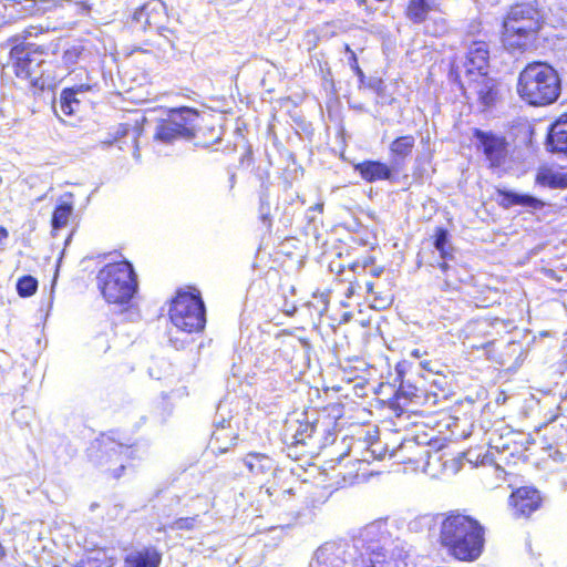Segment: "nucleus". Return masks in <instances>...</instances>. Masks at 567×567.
<instances>
[{
    "label": "nucleus",
    "instance_id": "nucleus-21",
    "mask_svg": "<svg viewBox=\"0 0 567 567\" xmlns=\"http://www.w3.org/2000/svg\"><path fill=\"white\" fill-rule=\"evenodd\" d=\"M244 465L254 476H266L275 466L274 460L264 453L250 452L243 458Z\"/></svg>",
    "mask_w": 567,
    "mask_h": 567
},
{
    "label": "nucleus",
    "instance_id": "nucleus-7",
    "mask_svg": "<svg viewBox=\"0 0 567 567\" xmlns=\"http://www.w3.org/2000/svg\"><path fill=\"white\" fill-rule=\"evenodd\" d=\"M172 323L179 330L199 332L206 324V309L198 291L177 292L169 308Z\"/></svg>",
    "mask_w": 567,
    "mask_h": 567
},
{
    "label": "nucleus",
    "instance_id": "nucleus-18",
    "mask_svg": "<svg viewBox=\"0 0 567 567\" xmlns=\"http://www.w3.org/2000/svg\"><path fill=\"white\" fill-rule=\"evenodd\" d=\"M318 423L310 421L308 417L300 421L290 422L286 427V441L291 446L293 445H306L308 440H311L316 433Z\"/></svg>",
    "mask_w": 567,
    "mask_h": 567
},
{
    "label": "nucleus",
    "instance_id": "nucleus-35",
    "mask_svg": "<svg viewBox=\"0 0 567 567\" xmlns=\"http://www.w3.org/2000/svg\"><path fill=\"white\" fill-rule=\"evenodd\" d=\"M358 287H359L358 284L350 282L344 291V296L347 298H351L357 292Z\"/></svg>",
    "mask_w": 567,
    "mask_h": 567
},
{
    "label": "nucleus",
    "instance_id": "nucleus-3",
    "mask_svg": "<svg viewBox=\"0 0 567 567\" xmlns=\"http://www.w3.org/2000/svg\"><path fill=\"white\" fill-rule=\"evenodd\" d=\"M517 92L530 105H549L560 95L557 71L547 63H529L518 76Z\"/></svg>",
    "mask_w": 567,
    "mask_h": 567
},
{
    "label": "nucleus",
    "instance_id": "nucleus-6",
    "mask_svg": "<svg viewBox=\"0 0 567 567\" xmlns=\"http://www.w3.org/2000/svg\"><path fill=\"white\" fill-rule=\"evenodd\" d=\"M135 447L124 445L111 436L102 435L89 447L91 462L104 472H111L118 478L126 466V462L134 458Z\"/></svg>",
    "mask_w": 567,
    "mask_h": 567
},
{
    "label": "nucleus",
    "instance_id": "nucleus-33",
    "mask_svg": "<svg viewBox=\"0 0 567 567\" xmlns=\"http://www.w3.org/2000/svg\"><path fill=\"white\" fill-rule=\"evenodd\" d=\"M39 31H40V30H39V28H38V27H29V28H27V29L22 32V34H21V35H16V37L11 38L9 41H10V42H12V43H14V44H18V43H20V42H19L20 40H22V42H23V41H24V40H27L28 38L37 35V34L39 33Z\"/></svg>",
    "mask_w": 567,
    "mask_h": 567
},
{
    "label": "nucleus",
    "instance_id": "nucleus-8",
    "mask_svg": "<svg viewBox=\"0 0 567 567\" xmlns=\"http://www.w3.org/2000/svg\"><path fill=\"white\" fill-rule=\"evenodd\" d=\"M198 113L189 107L169 110L166 117L159 118L155 126L154 138L165 144L175 140H190L195 136Z\"/></svg>",
    "mask_w": 567,
    "mask_h": 567
},
{
    "label": "nucleus",
    "instance_id": "nucleus-2",
    "mask_svg": "<svg viewBox=\"0 0 567 567\" xmlns=\"http://www.w3.org/2000/svg\"><path fill=\"white\" fill-rule=\"evenodd\" d=\"M439 542L446 551L461 561L480 558L485 544L483 525L461 511H450L437 516Z\"/></svg>",
    "mask_w": 567,
    "mask_h": 567
},
{
    "label": "nucleus",
    "instance_id": "nucleus-17",
    "mask_svg": "<svg viewBox=\"0 0 567 567\" xmlns=\"http://www.w3.org/2000/svg\"><path fill=\"white\" fill-rule=\"evenodd\" d=\"M511 504L516 515L529 516L539 507L540 495L533 487H520L511 495Z\"/></svg>",
    "mask_w": 567,
    "mask_h": 567
},
{
    "label": "nucleus",
    "instance_id": "nucleus-5",
    "mask_svg": "<svg viewBox=\"0 0 567 567\" xmlns=\"http://www.w3.org/2000/svg\"><path fill=\"white\" fill-rule=\"evenodd\" d=\"M96 285L107 303L120 306L130 303L138 289L137 275L126 260L102 267L96 275Z\"/></svg>",
    "mask_w": 567,
    "mask_h": 567
},
{
    "label": "nucleus",
    "instance_id": "nucleus-28",
    "mask_svg": "<svg viewBox=\"0 0 567 567\" xmlns=\"http://www.w3.org/2000/svg\"><path fill=\"white\" fill-rule=\"evenodd\" d=\"M38 290V280L30 276H22L17 282V292L22 298L33 296Z\"/></svg>",
    "mask_w": 567,
    "mask_h": 567
},
{
    "label": "nucleus",
    "instance_id": "nucleus-16",
    "mask_svg": "<svg viewBox=\"0 0 567 567\" xmlns=\"http://www.w3.org/2000/svg\"><path fill=\"white\" fill-rule=\"evenodd\" d=\"M354 171L367 183H377L382 181L393 182L395 178L393 168L381 161H363L354 165Z\"/></svg>",
    "mask_w": 567,
    "mask_h": 567
},
{
    "label": "nucleus",
    "instance_id": "nucleus-26",
    "mask_svg": "<svg viewBox=\"0 0 567 567\" xmlns=\"http://www.w3.org/2000/svg\"><path fill=\"white\" fill-rule=\"evenodd\" d=\"M431 11V6L426 0H409L405 10L406 18L415 23H423Z\"/></svg>",
    "mask_w": 567,
    "mask_h": 567
},
{
    "label": "nucleus",
    "instance_id": "nucleus-34",
    "mask_svg": "<svg viewBox=\"0 0 567 567\" xmlns=\"http://www.w3.org/2000/svg\"><path fill=\"white\" fill-rule=\"evenodd\" d=\"M221 411H223V406L219 405L218 406V415L215 420V429L216 427H223V429H231V425H230V420H226L223 415H221Z\"/></svg>",
    "mask_w": 567,
    "mask_h": 567
},
{
    "label": "nucleus",
    "instance_id": "nucleus-19",
    "mask_svg": "<svg viewBox=\"0 0 567 567\" xmlns=\"http://www.w3.org/2000/svg\"><path fill=\"white\" fill-rule=\"evenodd\" d=\"M547 147L553 153L567 155V113L550 125L547 134Z\"/></svg>",
    "mask_w": 567,
    "mask_h": 567
},
{
    "label": "nucleus",
    "instance_id": "nucleus-29",
    "mask_svg": "<svg viewBox=\"0 0 567 567\" xmlns=\"http://www.w3.org/2000/svg\"><path fill=\"white\" fill-rule=\"evenodd\" d=\"M81 567H112L111 561L103 551H92L81 560Z\"/></svg>",
    "mask_w": 567,
    "mask_h": 567
},
{
    "label": "nucleus",
    "instance_id": "nucleus-41",
    "mask_svg": "<svg viewBox=\"0 0 567 567\" xmlns=\"http://www.w3.org/2000/svg\"><path fill=\"white\" fill-rule=\"evenodd\" d=\"M411 355L414 358H421L422 352L420 349H414V350H412Z\"/></svg>",
    "mask_w": 567,
    "mask_h": 567
},
{
    "label": "nucleus",
    "instance_id": "nucleus-4",
    "mask_svg": "<svg viewBox=\"0 0 567 567\" xmlns=\"http://www.w3.org/2000/svg\"><path fill=\"white\" fill-rule=\"evenodd\" d=\"M539 20V12L532 2L512 6L503 22L504 47L512 52L525 51L535 40L540 28Z\"/></svg>",
    "mask_w": 567,
    "mask_h": 567
},
{
    "label": "nucleus",
    "instance_id": "nucleus-30",
    "mask_svg": "<svg viewBox=\"0 0 567 567\" xmlns=\"http://www.w3.org/2000/svg\"><path fill=\"white\" fill-rule=\"evenodd\" d=\"M82 49L79 47H72L64 51L62 60L65 66L70 68L78 63Z\"/></svg>",
    "mask_w": 567,
    "mask_h": 567
},
{
    "label": "nucleus",
    "instance_id": "nucleus-40",
    "mask_svg": "<svg viewBox=\"0 0 567 567\" xmlns=\"http://www.w3.org/2000/svg\"><path fill=\"white\" fill-rule=\"evenodd\" d=\"M310 209H312V210H319V212H322V209H323V203H318V204H316L315 206H312Z\"/></svg>",
    "mask_w": 567,
    "mask_h": 567
},
{
    "label": "nucleus",
    "instance_id": "nucleus-13",
    "mask_svg": "<svg viewBox=\"0 0 567 567\" xmlns=\"http://www.w3.org/2000/svg\"><path fill=\"white\" fill-rule=\"evenodd\" d=\"M489 45L482 40L472 41L468 45L465 61L458 72V76L466 75L467 70L473 72H488Z\"/></svg>",
    "mask_w": 567,
    "mask_h": 567
},
{
    "label": "nucleus",
    "instance_id": "nucleus-42",
    "mask_svg": "<svg viewBox=\"0 0 567 567\" xmlns=\"http://www.w3.org/2000/svg\"><path fill=\"white\" fill-rule=\"evenodd\" d=\"M319 3H323V4H333L336 3L338 0H317Z\"/></svg>",
    "mask_w": 567,
    "mask_h": 567
},
{
    "label": "nucleus",
    "instance_id": "nucleus-22",
    "mask_svg": "<svg viewBox=\"0 0 567 567\" xmlns=\"http://www.w3.org/2000/svg\"><path fill=\"white\" fill-rule=\"evenodd\" d=\"M91 84H80L62 90L60 95V109L65 115H72L76 112L80 101L76 95L92 90Z\"/></svg>",
    "mask_w": 567,
    "mask_h": 567
},
{
    "label": "nucleus",
    "instance_id": "nucleus-27",
    "mask_svg": "<svg viewBox=\"0 0 567 567\" xmlns=\"http://www.w3.org/2000/svg\"><path fill=\"white\" fill-rule=\"evenodd\" d=\"M198 525V515L192 516V517H181L176 520L161 526L157 532H164L167 530H193Z\"/></svg>",
    "mask_w": 567,
    "mask_h": 567
},
{
    "label": "nucleus",
    "instance_id": "nucleus-31",
    "mask_svg": "<svg viewBox=\"0 0 567 567\" xmlns=\"http://www.w3.org/2000/svg\"><path fill=\"white\" fill-rule=\"evenodd\" d=\"M419 389L410 383L402 382L396 391L399 398L413 401L417 396Z\"/></svg>",
    "mask_w": 567,
    "mask_h": 567
},
{
    "label": "nucleus",
    "instance_id": "nucleus-11",
    "mask_svg": "<svg viewBox=\"0 0 567 567\" xmlns=\"http://www.w3.org/2000/svg\"><path fill=\"white\" fill-rule=\"evenodd\" d=\"M461 87L467 99H476L483 106L495 103L498 90L495 79L488 72H473L467 70L466 75L460 76Z\"/></svg>",
    "mask_w": 567,
    "mask_h": 567
},
{
    "label": "nucleus",
    "instance_id": "nucleus-39",
    "mask_svg": "<svg viewBox=\"0 0 567 567\" xmlns=\"http://www.w3.org/2000/svg\"><path fill=\"white\" fill-rule=\"evenodd\" d=\"M382 271H383V269H382V268H380V267H379V268H373V269L371 270V275H372L373 277H379V276L382 274Z\"/></svg>",
    "mask_w": 567,
    "mask_h": 567
},
{
    "label": "nucleus",
    "instance_id": "nucleus-9",
    "mask_svg": "<svg viewBox=\"0 0 567 567\" xmlns=\"http://www.w3.org/2000/svg\"><path fill=\"white\" fill-rule=\"evenodd\" d=\"M42 54L43 50L35 48L34 44L24 42L14 44L9 53L14 74L37 85L43 75L44 60L40 58Z\"/></svg>",
    "mask_w": 567,
    "mask_h": 567
},
{
    "label": "nucleus",
    "instance_id": "nucleus-36",
    "mask_svg": "<svg viewBox=\"0 0 567 567\" xmlns=\"http://www.w3.org/2000/svg\"><path fill=\"white\" fill-rule=\"evenodd\" d=\"M354 2L357 3V6L359 8H363V10L367 13H369V14L373 13L374 10L368 6V0H354Z\"/></svg>",
    "mask_w": 567,
    "mask_h": 567
},
{
    "label": "nucleus",
    "instance_id": "nucleus-12",
    "mask_svg": "<svg viewBox=\"0 0 567 567\" xmlns=\"http://www.w3.org/2000/svg\"><path fill=\"white\" fill-rule=\"evenodd\" d=\"M133 19L144 29L161 30L167 20L166 6L161 0H151L135 10Z\"/></svg>",
    "mask_w": 567,
    "mask_h": 567
},
{
    "label": "nucleus",
    "instance_id": "nucleus-15",
    "mask_svg": "<svg viewBox=\"0 0 567 567\" xmlns=\"http://www.w3.org/2000/svg\"><path fill=\"white\" fill-rule=\"evenodd\" d=\"M162 551L153 545H143L128 550L123 559L124 567H161Z\"/></svg>",
    "mask_w": 567,
    "mask_h": 567
},
{
    "label": "nucleus",
    "instance_id": "nucleus-25",
    "mask_svg": "<svg viewBox=\"0 0 567 567\" xmlns=\"http://www.w3.org/2000/svg\"><path fill=\"white\" fill-rule=\"evenodd\" d=\"M237 436L234 434L231 429L216 427L212 434L210 446L213 450H217L220 453H225L234 445V441Z\"/></svg>",
    "mask_w": 567,
    "mask_h": 567
},
{
    "label": "nucleus",
    "instance_id": "nucleus-37",
    "mask_svg": "<svg viewBox=\"0 0 567 567\" xmlns=\"http://www.w3.org/2000/svg\"><path fill=\"white\" fill-rule=\"evenodd\" d=\"M9 237V231L7 230V228H4L3 226H0V244H2V241L7 240Z\"/></svg>",
    "mask_w": 567,
    "mask_h": 567
},
{
    "label": "nucleus",
    "instance_id": "nucleus-38",
    "mask_svg": "<svg viewBox=\"0 0 567 567\" xmlns=\"http://www.w3.org/2000/svg\"><path fill=\"white\" fill-rule=\"evenodd\" d=\"M374 284L372 281L365 282V290L368 293H374Z\"/></svg>",
    "mask_w": 567,
    "mask_h": 567
},
{
    "label": "nucleus",
    "instance_id": "nucleus-24",
    "mask_svg": "<svg viewBox=\"0 0 567 567\" xmlns=\"http://www.w3.org/2000/svg\"><path fill=\"white\" fill-rule=\"evenodd\" d=\"M68 199H62L56 205L53 215H52V227L54 229H60L66 226L69 218L73 212V202L72 195H65Z\"/></svg>",
    "mask_w": 567,
    "mask_h": 567
},
{
    "label": "nucleus",
    "instance_id": "nucleus-20",
    "mask_svg": "<svg viewBox=\"0 0 567 567\" xmlns=\"http://www.w3.org/2000/svg\"><path fill=\"white\" fill-rule=\"evenodd\" d=\"M499 196L502 197V206L505 208H509L513 206H523L532 209H540L544 206V203L528 194H520L514 190H498Z\"/></svg>",
    "mask_w": 567,
    "mask_h": 567
},
{
    "label": "nucleus",
    "instance_id": "nucleus-32",
    "mask_svg": "<svg viewBox=\"0 0 567 567\" xmlns=\"http://www.w3.org/2000/svg\"><path fill=\"white\" fill-rule=\"evenodd\" d=\"M346 52L349 54L348 62H349L351 70L358 75V78L361 81H363L364 73L361 70V68L359 66L358 59H357L354 51H352L349 45H346Z\"/></svg>",
    "mask_w": 567,
    "mask_h": 567
},
{
    "label": "nucleus",
    "instance_id": "nucleus-1",
    "mask_svg": "<svg viewBox=\"0 0 567 567\" xmlns=\"http://www.w3.org/2000/svg\"><path fill=\"white\" fill-rule=\"evenodd\" d=\"M388 542L385 524L373 522L353 537L351 545L326 543L320 546L309 567H343L346 564L351 567H408L404 559L386 556Z\"/></svg>",
    "mask_w": 567,
    "mask_h": 567
},
{
    "label": "nucleus",
    "instance_id": "nucleus-23",
    "mask_svg": "<svg viewBox=\"0 0 567 567\" xmlns=\"http://www.w3.org/2000/svg\"><path fill=\"white\" fill-rule=\"evenodd\" d=\"M415 146V138L413 135H403L396 137L389 146L390 154L395 158V162L404 161L411 155Z\"/></svg>",
    "mask_w": 567,
    "mask_h": 567
},
{
    "label": "nucleus",
    "instance_id": "nucleus-10",
    "mask_svg": "<svg viewBox=\"0 0 567 567\" xmlns=\"http://www.w3.org/2000/svg\"><path fill=\"white\" fill-rule=\"evenodd\" d=\"M433 245L441 258V261H437L436 265L431 264V267L437 270V272H435V279L439 287L443 291L456 289L458 280L454 274L455 269L449 264V260L453 259V247L450 243L447 229L443 227L436 228Z\"/></svg>",
    "mask_w": 567,
    "mask_h": 567
},
{
    "label": "nucleus",
    "instance_id": "nucleus-14",
    "mask_svg": "<svg viewBox=\"0 0 567 567\" xmlns=\"http://www.w3.org/2000/svg\"><path fill=\"white\" fill-rule=\"evenodd\" d=\"M474 136L478 142V147L483 151L491 166L502 165L507 153L504 138L481 130H475Z\"/></svg>",
    "mask_w": 567,
    "mask_h": 567
}]
</instances>
